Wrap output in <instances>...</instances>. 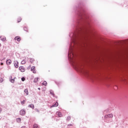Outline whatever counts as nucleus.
I'll use <instances>...</instances> for the list:
<instances>
[{
	"instance_id": "nucleus-11",
	"label": "nucleus",
	"mask_w": 128,
	"mask_h": 128,
	"mask_svg": "<svg viewBox=\"0 0 128 128\" xmlns=\"http://www.w3.org/2000/svg\"><path fill=\"white\" fill-rule=\"evenodd\" d=\"M6 64L10 65L12 64V60H8L6 61Z\"/></svg>"
},
{
	"instance_id": "nucleus-27",
	"label": "nucleus",
	"mask_w": 128,
	"mask_h": 128,
	"mask_svg": "<svg viewBox=\"0 0 128 128\" xmlns=\"http://www.w3.org/2000/svg\"><path fill=\"white\" fill-rule=\"evenodd\" d=\"M22 128H26V126H22Z\"/></svg>"
},
{
	"instance_id": "nucleus-16",
	"label": "nucleus",
	"mask_w": 128,
	"mask_h": 128,
	"mask_svg": "<svg viewBox=\"0 0 128 128\" xmlns=\"http://www.w3.org/2000/svg\"><path fill=\"white\" fill-rule=\"evenodd\" d=\"M38 78H35L34 79V82H38Z\"/></svg>"
},
{
	"instance_id": "nucleus-9",
	"label": "nucleus",
	"mask_w": 128,
	"mask_h": 128,
	"mask_svg": "<svg viewBox=\"0 0 128 128\" xmlns=\"http://www.w3.org/2000/svg\"><path fill=\"white\" fill-rule=\"evenodd\" d=\"M58 106V103L56 102L54 104L51 106V108H54Z\"/></svg>"
},
{
	"instance_id": "nucleus-19",
	"label": "nucleus",
	"mask_w": 128,
	"mask_h": 128,
	"mask_svg": "<svg viewBox=\"0 0 128 128\" xmlns=\"http://www.w3.org/2000/svg\"><path fill=\"white\" fill-rule=\"evenodd\" d=\"M42 84H43V86H46V85L48 84V82H46V81H44V82H42Z\"/></svg>"
},
{
	"instance_id": "nucleus-13",
	"label": "nucleus",
	"mask_w": 128,
	"mask_h": 128,
	"mask_svg": "<svg viewBox=\"0 0 128 128\" xmlns=\"http://www.w3.org/2000/svg\"><path fill=\"white\" fill-rule=\"evenodd\" d=\"M26 62V60L24 59L21 62L22 64H24Z\"/></svg>"
},
{
	"instance_id": "nucleus-25",
	"label": "nucleus",
	"mask_w": 128,
	"mask_h": 128,
	"mask_svg": "<svg viewBox=\"0 0 128 128\" xmlns=\"http://www.w3.org/2000/svg\"><path fill=\"white\" fill-rule=\"evenodd\" d=\"M2 112V108H0V114Z\"/></svg>"
},
{
	"instance_id": "nucleus-3",
	"label": "nucleus",
	"mask_w": 128,
	"mask_h": 128,
	"mask_svg": "<svg viewBox=\"0 0 128 128\" xmlns=\"http://www.w3.org/2000/svg\"><path fill=\"white\" fill-rule=\"evenodd\" d=\"M19 70H20V71L22 72H26V68H24V66H20L19 67Z\"/></svg>"
},
{
	"instance_id": "nucleus-15",
	"label": "nucleus",
	"mask_w": 128,
	"mask_h": 128,
	"mask_svg": "<svg viewBox=\"0 0 128 128\" xmlns=\"http://www.w3.org/2000/svg\"><path fill=\"white\" fill-rule=\"evenodd\" d=\"M22 21V18L20 17H18L17 19L18 22H20Z\"/></svg>"
},
{
	"instance_id": "nucleus-5",
	"label": "nucleus",
	"mask_w": 128,
	"mask_h": 128,
	"mask_svg": "<svg viewBox=\"0 0 128 128\" xmlns=\"http://www.w3.org/2000/svg\"><path fill=\"white\" fill-rule=\"evenodd\" d=\"M14 66L16 68H18V62L17 60H14Z\"/></svg>"
},
{
	"instance_id": "nucleus-4",
	"label": "nucleus",
	"mask_w": 128,
	"mask_h": 128,
	"mask_svg": "<svg viewBox=\"0 0 128 128\" xmlns=\"http://www.w3.org/2000/svg\"><path fill=\"white\" fill-rule=\"evenodd\" d=\"M56 115L58 118H62V112H60V111H58L56 112Z\"/></svg>"
},
{
	"instance_id": "nucleus-8",
	"label": "nucleus",
	"mask_w": 128,
	"mask_h": 128,
	"mask_svg": "<svg viewBox=\"0 0 128 128\" xmlns=\"http://www.w3.org/2000/svg\"><path fill=\"white\" fill-rule=\"evenodd\" d=\"M14 40H17L18 42H20V37L19 36H17L15 37Z\"/></svg>"
},
{
	"instance_id": "nucleus-7",
	"label": "nucleus",
	"mask_w": 128,
	"mask_h": 128,
	"mask_svg": "<svg viewBox=\"0 0 128 128\" xmlns=\"http://www.w3.org/2000/svg\"><path fill=\"white\" fill-rule=\"evenodd\" d=\"M31 72H32L33 74H36V67L35 66H32L31 68Z\"/></svg>"
},
{
	"instance_id": "nucleus-14",
	"label": "nucleus",
	"mask_w": 128,
	"mask_h": 128,
	"mask_svg": "<svg viewBox=\"0 0 128 128\" xmlns=\"http://www.w3.org/2000/svg\"><path fill=\"white\" fill-rule=\"evenodd\" d=\"M28 106V108H34V104H30Z\"/></svg>"
},
{
	"instance_id": "nucleus-1",
	"label": "nucleus",
	"mask_w": 128,
	"mask_h": 128,
	"mask_svg": "<svg viewBox=\"0 0 128 128\" xmlns=\"http://www.w3.org/2000/svg\"><path fill=\"white\" fill-rule=\"evenodd\" d=\"M76 68L77 70H78V72H82V74H83L84 76H88V72L84 69V68L80 66H77Z\"/></svg>"
},
{
	"instance_id": "nucleus-29",
	"label": "nucleus",
	"mask_w": 128,
	"mask_h": 128,
	"mask_svg": "<svg viewBox=\"0 0 128 128\" xmlns=\"http://www.w3.org/2000/svg\"><path fill=\"white\" fill-rule=\"evenodd\" d=\"M38 90H40V88H38Z\"/></svg>"
},
{
	"instance_id": "nucleus-12",
	"label": "nucleus",
	"mask_w": 128,
	"mask_h": 128,
	"mask_svg": "<svg viewBox=\"0 0 128 128\" xmlns=\"http://www.w3.org/2000/svg\"><path fill=\"white\" fill-rule=\"evenodd\" d=\"M10 80L11 82H14V78H12V76H10Z\"/></svg>"
},
{
	"instance_id": "nucleus-24",
	"label": "nucleus",
	"mask_w": 128,
	"mask_h": 128,
	"mask_svg": "<svg viewBox=\"0 0 128 128\" xmlns=\"http://www.w3.org/2000/svg\"><path fill=\"white\" fill-rule=\"evenodd\" d=\"M0 82H4V79L2 78H0Z\"/></svg>"
},
{
	"instance_id": "nucleus-6",
	"label": "nucleus",
	"mask_w": 128,
	"mask_h": 128,
	"mask_svg": "<svg viewBox=\"0 0 128 128\" xmlns=\"http://www.w3.org/2000/svg\"><path fill=\"white\" fill-rule=\"evenodd\" d=\"M20 114L21 116H24L26 114V110H22L20 111Z\"/></svg>"
},
{
	"instance_id": "nucleus-30",
	"label": "nucleus",
	"mask_w": 128,
	"mask_h": 128,
	"mask_svg": "<svg viewBox=\"0 0 128 128\" xmlns=\"http://www.w3.org/2000/svg\"><path fill=\"white\" fill-rule=\"evenodd\" d=\"M0 45H1V44H0Z\"/></svg>"
},
{
	"instance_id": "nucleus-2",
	"label": "nucleus",
	"mask_w": 128,
	"mask_h": 128,
	"mask_svg": "<svg viewBox=\"0 0 128 128\" xmlns=\"http://www.w3.org/2000/svg\"><path fill=\"white\" fill-rule=\"evenodd\" d=\"M114 118V114H106L104 116V118H105V120H106V118Z\"/></svg>"
},
{
	"instance_id": "nucleus-20",
	"label": "nucleus",
	"mask_w": 128,
	"mask_h": 128,
	"mask_svg": "<svg viewBox=\"0 0 128 128\" xmlns=\"http://www.w3.org/2000/svg\"><path fill=\"white\" fill-rule=\"evenodd\" d=\"M17 120V122H20L22 121V119H20V118H18L16 119Z\"/></svg>"
},
{
	"instance_id": "nucleus-21",
	"label": "nucleus",
	"mask_w": 128,
	"mask_h": 128,
	"mask_svg": "<svg viewBox=\"0 0 128 128\" xmlns=\"http://www.w3.org/2000/svg\"><path fill=\"white\" fill-rule=\"evenodd\" d=\"M66 120H70V116H68L66 118Z\"/></svg>"
},
{
	"instance_id": "nucleus-23",
	"label": "nucleus",
	"mask_w": 128,
	"mask_h": 128,
	"mask_svg": "<svg viewBox=\"0 0 128 128\" xmlns=\"http://www.w3.org/2000/svg\"><path fill=\"white\" fill-rule=\"evenodd\" d=\"M24 102H25V101H24V100L23 101L21 102V104H24Z\"/></svg>"
},
{
	"instance_id": "nucleus-18",
	"label": "nucleus",
	"mask_w": 128,
	"mask_h": 128,
	"mask_svg": "<svg viewBox=\"0 0 128 128\" xmlns=\"http://www.w3.org/2000/svg\"><path fill=\"white\" fill-rule=\"evenodd\" d=\"M30 62H31V64H32L34 62V58H30Z\"/></svg>"
},
{
	"instance_id": "nucleus-28",
	"label": "nucleus",
	"mask_w": 128,
	"mask_h": 128,
	"mask_svg": "<svg viewBox=\"0 0 128 128\" xmlns=\"http://www.w3.org/2000/svg\"><path fill=\"white\" fill-rule=\"evenodd\" d=\"M50 94H52L53 96H54V94L53 93H52V92H50Z\"/></svg>"
},
{
	"instance_id": "nucleus-17",
	"label": "nucleus",
	"mask_w": 128,
	"mask_h": 128,
	"mask_svg": "<svg viewBox=\"0 0 128 128\" xmlns=\"http://www.w3.org/2000/svg\"><path fill=\"white\" fill-rule=\"evenodd\" d=\"M24 92H26V96H28V91L26 89L24 90Z\"/></svg>"
},
{
	"instance_id": "nucleus-10",
	"label": "nucleus",
	"mask_w": 128,
	"mask_h": 128,
	"mask_svg": "<svg viewBox=\"0 0 128 128\" xmlns=\"http://www.w3.org/2000/svg\"><path fill=\"white\" fill-rule=\"evenodd\" d=\"M1 38V40H2V42H5V40H6V38L4 36H2L0 37Z\"/></svg>"
},
{
	"instance_id": "nucleus-26",
	"label": "nucleus",
	"mask_w": 128,
	"mask_h": 128,
	"mask_svg": "<svg viewBox=\"0 0 128 128\" xmlns=\"http://www.w3.org/2000/svg\"><path fill=\"white\" fill-rule=\"evenodd\" d=\"M1 66H4V63H1Z\"/></svg>"
},
{
	"instance_id": "nucleus-22",
	"label": "nucleus",
	"mask_w": 128,
	"mask_h": 128,
	"mask_svg": "<svg viewBox=\"0 0 128 128\" xmlns=\"http://www.w3.org/2000/svg\"><path fill=\"white\" fill-rule=\"evenodd\" d=\"M22 82H24V80H26V78H24V77H22Z\"/></svg>"
}]
</instances>
